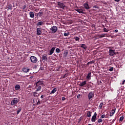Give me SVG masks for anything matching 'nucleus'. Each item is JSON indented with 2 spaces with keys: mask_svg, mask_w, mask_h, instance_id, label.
Listing matches in <instances>:
<instances>
[{
  "mask_svg": "<svg viewBox=\"0 0 125 125\" xmlns=\"http://www.w3.org/2000/svg\"><path fill=\"white\" fill-rule=\"evenodd\" d=\"M94 92H90L88 94V99L90 101H91L92 100V98L94 97Z\"/></svg>",
  "mask_w": 125,
  "mask_h": 125,
  "instance_id": "1",
  "label": "nucleus"
},
{
  "mask_svg": "<svg viewBox=\"0 0 125 125\" xmlns=\"http://www.w3.org/2000/svg\"><path fill=\"white\" fill-rule=\"evenodd\" d=\"M18 102H19V99L17 98H14L11 101V105H12V106H13V105H16Z\"/></svg>",
  "mask_w": 125,
  "mask_h": 125,
  "instance_id": "2",
  "label": "nucleus"
},
{
  "mask_svg": "<svg viewBox=\"0 0 125 125\" xmlns=\"http://www.w3.org/2000/svg\"><path fill=\"white\" fill-rule=\"evenodd\" d=\"M50 31H51V33L53 34H55L57 32V30H58V28H57V26H53L50 29Z\"/></svg>",
  "mask_w": 125,
  "mask_h": 125,
  "instance_id": "3",
  "label": "nucleus"
},
{
  "mask_svg": "<svg viewBox=\"0 0 125 125\" xmlns=\"http://www.w3.org/2000/svg\"><path fill=\"white\" fill-rule=\"evenodd\" d=\"M30 60L32 63H37L38 62V58L34 56L30 57Z\"/></svg>",
  "mask_w": 125,
  "mask_h": 125,
  "instance_id": "4",
  "label": "nucleus"
},
{
  "mask_svg": "<svg viewBox=\"0 0 125 125\" xmlns=\"http://www.w3.org/2000/svg\"><path fill=\"white\" fill-rule=\"evenodd\" d=\"M57 4L58 6H59L60 8H62V9H64L66 7V5H65L64 3H61V2L60 1L57 2Z\"/></svg>",
  "mask_w": 125,
  "mask_h": 125,
  "instance_id": "5",
  "label": "nucleus"
},
{
  "mask_svg": "<svg viewBox=\"0 0 125 125\" xmlns=\"http://www.w3.org/2000/svg\"><path fill=\"white\" fill-rule=\"evenodd\" d=\"M44 83L42 81H39L36 83V86H41V85H43Z\"/></svg>",
  "mask_w": 125,
  "mask_h": 125,
  "instance_id": "6",
  "label": "nucleus"
},
{
  "mask_svg": "<svg viewBox=\"0 0 125 125\" xmlns=\"http://www.w3.org/2000/svg\"><path fill=\"white\" fill-rule=\"evenodd\" d=\"M96 117H97V113L95 112L91 118V122H92V123H94V122L96 121Z\"/></svg>",
  "mask_w": 125,
  "mask_h": 125,
  "instance_id": "7",
  "label": "nucleus"
},
{
  "mask_svg": "<svg viewBox=\"0 0 125 125\" xmlns=\"http://www.w3.org/2000/svg\"><path fill=\"white\" fill-rule=\"evenodd\" d=\"M109 51L110 56H114V55H116V52H115V50L109 49Z\"/></svg>",
  "mask_w": 125,
  "mask_h": 125,
  "instance_id": "8",
  "label": "nucleus"
},
{
  "mask_svg": "<svg viewBox=\"0 0 125 125\" xmlns=\"http://www.w3.org/2000/svg\"><path fill=\"white\" fill-rule=\"evenodd\" d=\"M42 61H43V62H45V61H47V55L44 54L42 56Z\"/></svg>",
  "mask_w": 125,
  "mask_h": 125,
  "instance_id": "9",
  "label": "nucleus"
},
{
  "mask_svg": "<svg viewBox=\"0 0 125 125\" xmlns=\"http://www.w3.org/2000/svg\"><path fill=\"white\" fill-rule=\"evenodd\" d=\"M83 6L85 8V9H89L90 8L89 7V6L88 5V1L86 2L85 3L83 4Z\"/></svg>",
  "mask_w": 125,
  "mask_h": 125,
  "instance_id": "10",
  "label": "nucleus"
},
{
  "mask_svg": "<svg viewBox=\"0 0 125 125\" xmlns=\"http://www.w3.org/2000/svg\"><path fill=\"white\" fill-rule=\"evenodd\" d=\"M42 29L40 28L37 29V36H40L42 35Z\"/></svg>",
  "mask_w": 125,
  "mask_h": 125,
  "instance_id": "11",
  "label": "nucleus"
},
{
  "mask_svg": "<svg viewBox=\"0 0 125 125\" xmlns=\"http://www.w3.org/2000/svg\"><path fill=\"white\" fill-rule=\"evenodd\" d=\"M115 112H116V108L114 109H112L110 112V115H109L110 117H113V116H114V114H115Z\"/></svg>",
  "mask_w": 125,
  "mask_h": 125,
  "instance_id": "12",
  "label": "nucleus"
},
{
  "mask_svg": "<svg viewBox=\"0 0 125 125\" xmlns=\"http://www.w3.org/2000/svg\"><path fill=\"white\" fill-rule=\"evenodd\" d=\"M54 50H55V47H53L50 50L49 55H52V54H53L54 53Z\"/></svg>",
  "mask_w": 125,
  "mask_h": 125,
  "instance_id": "13",
  "label": "nucleus"
},
{
  "mask_svg": "<svg viewBox=\"0 0 125 125\" xmlns=\"http://www.w3.org/2000/svg\"><path fill=\"white\" fill-rule=\"evenodd\" d=\"M22 71H23V72H24V73H28V72L30 71V69L27 67H23L22 69Z\"/></svg>",
  "mask_w": 125,
  "mask_h": 125,
  "instance_id": "14",
  "label": "nucleus"
},
{
  "mask_svg": "<svg viewBox=\"0 0 125 125\" xmlns=\"http://www.w3.org/2000/svg\"><path fill=\"white\" fill-rule=\"evenodd\" d=\"M26 7H27L26 5H20V8H21V9H23V10L26 9Z\"/></svg>",
  "mask_w": 125,
  "mask_h": 125,
  "instance_id": "15",
  "label": "nucleus"
},
{
  "mask_svg": "<svg viewBox=\"0 0 125 125\" xmlns=\"http://www.w3.org/2000/svg\"><path fill=\"white\" fill-rule=\"evenodd\" d=\"M75 10L79 13H83V10L82 9H76Z\"/></svg>",
  "mask_w": 125,
  "mask_h": 125,
  "instance_id": "16",
  "label": "nucleus"
},
{
  "mask_svg": "<svg viewBox=\"0 0 125 125\" xmlns=\"http://www.w3.org/2000/svg\"><path fill=\"white\" fill-rule=\"evenodd\" d=\"M29 15L31 18H34V17H35V14H34L33 12H32V11L30 12Z\"/></svg>",
  "mask_w": 125,
  "mask_h": 125,
  "instance_id": "17",
  "label": "nucleus"
},
{
  "mask_svg": "<svg viewBox=\"0 0 125 125\" xmlns=\"http://www.w3.org/2000/svg\"><path fill=\"white\" fill-rule=\"evenodd\" d=\"M91 77V72L90 71L86 76V79L87 80H90Z\"/></svg>",
  "mask_w": 125,
  "mask_h": 125,
  "instance_id": "18",
  "label": "nucleus"
},
{
  "mask_svg": "<svg viewBox=\"0 0 125 125\" xmlns=\"http://www.w3.org/2000/svg\"><path fill=\"white\" fill-rule=\"evenodd\" d=\"M86 84V81H83L82 83H81L79 84L80 86H83V85H85Z\"/></svg>",
  "mask_w": 125,
  "mask_h": 125,
  "instance_id": "19",
  "label": "nucleus"
},
{
  "mask_svg": "<svg viewBox=\"0 0 125 125\" xmlns=\"http://www.w3.org/2000/svg\"><path fill=\"white\" fill-rule=\"evenodd\" d=\"M56 91H57V88H54L51 91L50 94H54V93H55V92H56Z\"/></svg>",
  "mask_w": 125,
  "mask_h": 125,
  "instance_id": "20",
  "label": "nucleus"
},
{
  "mask_svg": "<svg viewBox=\"0 0 125 125\" xmlns=\"http://www.w3.org/2000/svg\"><path fill=\"white\" fill-rule=\"evenodd\" d=\"M34 97H39L40 94H39L36 91L33 92V93Z\"/></svg>",
  "mask_w": 125,
  "mask_h": 125,
  "instance_id": "21",
  "label": "nucleus"
},
{
  "mask_svg": "<svg viewBox=\"0 0 125 125\" xmlns=\"http://www.w3.org/2000/svg\"><path fill=\"white\" fill-rule=\"evenodd\" d=\"M106 36H107V33L100 35H99V37L100 39H102V38H104V37H106Z\"/></svg>",
  "mask_w": 125,
  "mask_h": 125,
  "instance_id": "22",
  "label": "nucleus"
},
{
  "mask_svg": "<svg viewBox=\"0 0 125 125\" xmlns=\"http://www.w3.org/2000/svg\"><path fill=\"white\" fill-rule=\"evenodd\" d=\"M15 88L16 90H19V89H20V85L19 84L16 85L15 86Z\"/></svg>",
  "mask_w": 125,
  "mask_h": 125,
  "instance_id": "23",
  "label": "nucleus"
},
{
  "mask_svg": "<svg viewBox=\"0 0 125 125\" xmlns=\"http://www.w3.org/2000/svg\"><path fill=\"white\" fill-rule=\"evenodd\" d=\"M36 87H37L36 88V90L35 91L36 92L40 91V90L42 89V86H36Z\"/></svg>",
  "mask_w": 125,
  "mask_h": 125,
  "instance_id": "24",
  "label": "nucleus"
},
{
  "mask_svg": "<svg viewBox=\"0 0 125 125\" xmlns=\"http://www.w3.org/2000/svg\"><path fill=\"white\" fill-rule=\"evenodd\" d=\"M81 47H82V48H83V49H86L87 47L85 44H82Z\"/></svg>",
  "mask_w": 125,
  "mask_h": 125,
  "instance_id": "25",
  "label": "nucleus"
},
{
  "mask_svg": "<svg viewBox=\"0 0 125 125\" xmlns=\"http://www.w3.org/2000/svg\"><path fill=\"white\" fill-rule=\"evenodd\" d=\"M42 14H43V12H40L37 14V16H39V17H42Z\"/></svg>",
  "mask_w": 125,
  "mask_h": 125,
  "instance_id": "26",
  "label": "nucleus"
},
{
  "mask_svg": "<svg viewBox=\"0 0 125 125\" xmlns=\"http://www.w3.org/2000/svg\"><path fill=\"white\" fill-rule=\"evenodd\" d=\"M43 24V22L42 21H39L37 23V26H42Z\"/></svg>",
  "mask_w": 125,
  "mask_h": 125,
  "instance_id": "27",
  "label": "nucleus"
},
{
  "mask_svg": "<svg viewBox=\"0 0 125 125\" xmlns=\"http://www.w3.org/2000/svg\"><path fill=\"white\" fill-rule=\"evenodd\" d=\"M69 75L68 73H65L63 76H62V79H65V78H67Z\"/></svg>",
  "mask_w": 125,
  "mask_h": 125,
  "instance_id": "28",
  "label": "nucleus"
},
{
  "mask_svg": "<svg viewBox=\"0 0 125 125\" xmlns=\"http://www.w3.org/2000/svg\"><path fill=\"white\" fill-rule=\"evenodd\" d=\"M91 116V112L90 111H87V117H90Z\"/></svg>",
  "mask_w": 125,
  "mask_h": 125,
  "instance_id": "29",
  "label": "nucleus"
},
{
  "mask_svg": "<svg viewBox=\"0 0 125 125\" xmlns=\"http://www.w3.org/2000/svg\"><path fill=\"white\" fill-rule=\"evenodd\" d=\"M21 110H22V108L21 107H19L17 112V114L18 115V114H19L20 113V112H21Z\"/></svg>",
  "mask_w": 125,
  "mask_h": 125,
  "instance_id": "30",
  "label": "nucleus"
},
{
  "mask_svg": "<svg viewBox=\"0 0 125 125\" xmlns=\"http://www.w3.org/2000/svg\"><path fill=\"white\" fill-rule=\"evenodd\" d=\"M74 40H75L76 42H79L80 41V38L78 37H74Z\"/></svg>",
  "mask_w": 125,
  "mask_h": 125,
  "instance_id": "31",
  "label": "nucleus"
},
{
  "mask_svg": "<svg viewBox=\"0 0 125 125\" xmlns=\"http://www.w3.org/2000/svg\"><path fill=\"white\" fill-rule=\"evenodd\" d=\"M7 8L8 9L11 10L12 9V5H11V4H9L7 5Z\"/></svg>",
  "mask_w": 125,
  "mask_h": 125,
  "instance_id": "32",
  "label": "nucleus"
},
{
  "mask_svg": "<svg viewBox=\"0 0 125 125\" xmlns=\"http://www.w3.org/2000/svg\"><path fill=\"white\" fill-rule=\"evenodd\" d=\"M94 63H95V61L92 60L89 62V64L91 65V64H94Z\"/></svg>",
  "mask_w": 125,
  "mask_h": 125,
  "instance_id": "33",
  "label": "nucleus"
},
{
  "mask_svg": "<svg viewBox=\"0 0 125 125\" xmlns=\"http://www.w3.org/2000/svg\"><path fill=\"white\" fill-rule=\"evenodd\" d=\"M60 51H61L60 49L58 48L56 49V52H57V53H60Z\"/></svg>",
  "mask_w": 125,
  "mask_h": 125,
  "instance_id": "34",
  "label": "nucleus"
},
{
  "mask_svg": "<svg viewBox=\"0 0 125 125\" xmlns=\"http://www.w3.org/2000/svg\"><path fill=\"white\" fill-rule=\"evenodd\" d=\"M69 35H70V33H69V32L64 33L63 34V35L64 36V37H67V36H69Z\"/></svg>",
  "mask_w": 125,
  "mask_h": 125,
  "instance_id": "35",
  "label": "nucleus"
},
{
  "mask_svg": "<svg viewBox=\"0 0 125 125\" xmlns=\"http://www.w3.org/2000/svg\"><path fill=\"white\" fill-rule=\"evenodd\" d=\"M104 33H108L109 32V30L107 29L106 28H104Z\"/></svg>",
  "mask_w": 125,
  "mask_h": 125,
  "instance_id": "36",
  "label": "nucleus"
},
{
  "mask_svg": "<svg viewBox=\"0 0 125 125\" xmlns=\"http://www.w3.org/2000/svg\"><path fill=\"white\" fill-rule=\"evenodd\" d=\"M103 106V103H101L100 104V105L99 106V109H101V108H102Z\"/></svg>",
  "mask_w": 125,
  "mask_h": 125,
  "instance_id": "37",
  "label": "nucleus"
},
{
  "mask_svg": "<svg viewBox=\"0 0 125 125\" xmlns=\"http://www.w3.org/2000/svg\"><path fill=\"white\" fill-rule=\"evenodd\" d=\"M109 68H109V71L110 72H113V70H114V67H110Z\"/></svg>",
  "mask_w": 125,
  "mask_h": 125,
  "instance_id": "38",
  "label": "nucleus"
},
{
  "mask_svg": "<svg viewBox=\"0 0 125 125\" xmlns=\"http://www.w3.org/2000/svg\"><path fill=\"white\" fill-rule=\"evenodd\" d=\"M124 121V116H121L120 118V122H123Z\"/></svg>",
  "mask_w": 125,
  "mask_h": 125,
  "instance_id": "39",
  "label": "nucleus"
},
{
  "mask_svg": "<svg viewBox=\"0 0 125 125\" xmlns=\"http://www.w3.org/2000/svg\"><path fill=\"white\" fill-rule=\"evenodd\" d=\"M98 123H102L103 121L101 119H99L97 121Z\"/></svg>",
  "mask_w": 125,
  "mask_h": 125,
  "instance_id": "40",
  "label": "nucleus"
},
{
  "mask_svg": "<svg viewBox=\"0 0 125 125\" xmlns=\"http://www.w3.org/2000/svg\"><path fill=\"white\" fill-rule=\"evenodd\" d=\"M40 104H41V101H40V100H39L37 103V105H40Z\"/></svg>",
  "mask_w": 125,
  "mask_h": 125,
  "instance_id": "41",
  "label": "nucleus"
},
{
  "mask_svg": "<svg viewBox=\"0 0 125 125\" xmlns=\"http://www.w3.org/2000/svg\"><path fill=\"white\" fill-rule=\"evenodd\" d=\"M101 118L102 119H104V118H105V114H103V115L101 116Z\"/></svg>",
  "mask_w": 125,
  "mask_h": 125,
  "instance_id": "42",
  "label": "nucleus"
},
{
  "mask_svg": "<svg viewBox=\"0 0 125 125\" xmlns=\"http://www.w3.org/2000/svg\"><path fill=\"white\" fill-rule=\"evenodd\" d=\"M77 97L78 99H80V98H81V94H78Z\"/></svg>",
  "mask_w": 125,
  "mask_h": 125,
  "instance_id": "43",
  "label": "nucleus"
},
{
  "mask_svg": "<svg viewBox=\"0 0 125 125\" xmlns=\"http://www.w3.org/2000/svg\"><path fill=\"white\" fill-rule=\"evenodd\" d=\"M45 95H42L41 96V99H42V98H43L44 97H45Z\"/></svg>",
  "mask_w": 125,
  "mask_h": 125,
  "instance_id": "44",
  "label": "nucleus"
},
{
  "mask_svg": "<svg viewBox=\"0 0 125 125\" xmlns=\"http://www.w3.org/2000/svg\"><path fill=\"white\" fill-rule=\"evenodd\" d=\"M65 99H66L65 98V97H62V101H64Z\"/></svg>",
  "mask_w": 125,
  "mask_h": 125,
  "instance_id": "45",
  "label": "nucleus"
},
{
  "mask_svg": "<svg viewBox=\"0 0 125 125\" xmlns=\"http://www.w3.org/2000/svg\"><path fill=\"white\" fill-rule=\"evenodd\" d=\"M64 54H65V56H67V55H68V52L64 53Z\"/></svg>",
  "mask_w": 125,
  "mask_h": 125,
  "instance_id": "46",
  "label": "nucleus"
},
{
  "mask_svg": "<svg viewBox=\"0 0 125 125\" xmlns=\"http://www.w3.org/2000/svg\"><path fill=\"white\" fill-rule=\"evenodd\" d=\"M115 1H116L117 2H119L121 0H114Z\"/></svg>",
  "mask_w": 125,
  "mask_h": 125,
  "instance_id": "47",
  "label": "nucleus"
},
{
  "mask_svg": "<svg viewBox=\"0 0 125 125\" xmlns=\"http://www.w3.org/2000/svg\"><path fill=\"white\" fill-rule=\"evenodd\" d=\"M125 80H124L122 83V84H125Z\"/></svg>",
  "mask_w": 125,
  "mask_h": 125,
  "instance_id": "48",
  "label": "nucleus"
},
{
  "mask_svg": "<svg viewBox=\"0 0 125 125\" xmlns=\"http://www.w3.org/2000/svg\"><path fill=\"white\" fill-rule=\"evenodd\" d=\"M114 32H115V33H118V30L116 29L114 31Z\"/></svg>",
  "mask_w": 125,
  "mask_h": 125,
  "instance_id": "49",
  "label": "nucleus"
},
{
  "mask_svg": "<svg viewBox=\"0 0 125 125\" xmlns=\"http://www.w3.org/2000/svg\"><path fill=\"white\" fill-rule=\"evenodd\" d=\"M86 65H87V66H88V65H89V62H88L86 63Z\"/></svg>",
  "mask_w": 125,
  "mask_h": 125,
  "instance_id": "50",
  "label": "nucleus"
},
{
  "mask_svg": "<svg viewBox=\"0 0 125 125\" xmlns=\"http://www.w3.org/2000/svg\"><path fill=\"white\" fill-rule=\"evenodd\" d=\"M88 125H91V124H88Z\"/></svg>",
  "mask_w": 125,
  "mask_h": 125,
  "instance_id": "51",
  "label": "nucleus"
}]
</instances>
